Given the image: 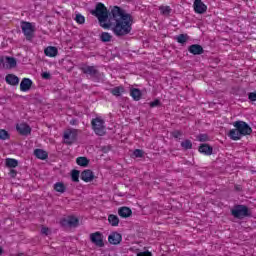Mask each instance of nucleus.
Returning a JSON list of instances; mask_svg holds the SVG:
<instances>
[{
  "instance_id": "nucleus-8",
  "label": "nucleus",
  "mask_w": 256,
  "mask_h": 256,
  "mask_svg": "<svg viewBox=\"0 0 256 256\" xmlns=\"http://www.w3.org/2000/svg\"><path fill=\"white\" fill-rule=\"evenodd\" d=\"M90 241L96 245V247H105V243L103 242V234L101 232L90 234Z\"/></svg>"
},
{
  "instance_id": "nucleus-23",
  "label": "nucleus",
  "mask_w": 256,
  "mask_h": 256,
  "mask_svg": "<svg viewBox=\"0 0 256 256\" xmlns=\"http://www.w3.org/2000/svg\"><path fill=\"white\" fill-rule=\"evenodd\" d=\"M110 93L114 95V97H121V94L125 93V88L123 86H117L110 89Z\"/></svg>"
},
{
  "instance_id": "nucleus-6",
  "label": "nucleus",
  "mask_w": 256,
  "mask_h": 256,
  "mask_svg": "<svg viewBox=\"0 0 256 256\" xmlns=\"http://www.w3.org/2000/svg\"><path fill=\"white\" fill-rule=\"evenodd\" d=\"M233 127H235V129H238V132L241 134L242 137L251 135V133H253V129L245 121H241V120L235 121L233 122Z\"/></svg>"
},
{
  "instance_id": "nucleus-13",
  "label": "nucleus",
  "mask_w": 256,
  "mask_h": 256,
  "mask_svg": "<svg viewBox=\"0 0 256 256\" xmlns=\"http://www.w3.org/2000/svg\"><path fill=\"white\" fill-rule=\"evenodd\" d=\"M33 87V80L29 78H23L20 83V91L27 92Z\"/></svg>"
},
{
  "instance_id": "nucleus-46",
  "label": "nucleus",
  "mask_w": 256,
  "mask_h": 256,
  "mask_svg": "<svg viewBox=\"0 0 256 256\" xmlns=\"http://www.w3.org/2000/svg\"><path fill=\"white\" fill-rule=\"evenodd\" d=\"M70 125H79V120L77 118L70 120Z\"/></svg>"
},
{
  "instance_id": "nucleus-36",
  "label": "nucleus",
  "mask_w": 256,
  "mask_h": 256,
  "mask_svg": "<svg viewBox=\"0 0 256 256\" xmlns=\"http://www.w3.org/2000/svg\"><path fill=\"white\" fill-rule=\"evenodd\" d=\"M160 11L163 15H169V13H171V7H169V6H160Z\"/></svg>"
},
{
  "instance_id": "nucleus-16",
  "label": "nucleus",
  "mask_w": 256,
  "mask_h": 256,
  "mask_svg": "<svg viewBox=\"0 0 256 256\" xmlns=\"http://www.w3.org/2000/svg\"><path fill=\"white\" fill-rule=\"evenodd\" d=\"M62 225L69 226V227H77L79 225V219L75 216H70L67 219L62 220Z\"/></svg>"
},
{
  "instance_id": "nucleus-44",
  "label": "nucleus",
  "mask_w": 256,
  "mask_h": 256,
  "mask_svg": "<svg viewBox=\"0 0 256 256\" xmlns=\"http://www.w3.org/2000/svg\"><path fill=\"white\" fill-rule=\"evenodd\" d=\"M41 233H42V235H49V228H47V227H42Z\"/></svg>"
},
{
  "instance_id": "nucleus-31",
  "label": "nucleus",
  "mask_w": 256,
  "mask_h": 256,
  "mask_svg": "<svg viewBox=\"0 0 256 256\" xmlns=\"http://www.w3.org/2000/svg\"><path fill=\"white\" fill-rule=\"evenodd\" d=\"M181 147L187 151L189 149H193V143L191 140H185L181 142Z\"/></svg>"
},
{
  "instance_id": "nucleus-32",
  "label": "nucleus",
  "mask_w": 256,
  "mask_h": 256,
  "mask_svg": "<svg viewBox=\"0 0 256 256\" xmlns=\"http://www.w3.org/2000/svg\"><path fill=\"white\" fill-rule=\"evenodd\" d=\"M10 135L9 132H7V130L5 129H0V139L2 141H7V139H9Z\"/></svg>"
},
{
  "instance_id": "nucleus-12",
  "label": "nucleus",
  "mask_w": 256,
  "mask_h": 256,
  "mask_svg": "<svg viewBox=\"0 0 256 256\" xmlns=\"http://www.w3.org/2000/svg\"><path fill=\"white\" fill-rule=\"evenodd\" d=\"M189 53L192 55H203L205 53V49H203V46L199 44H192L188 47Z\"/></svg>"
},
{
  "instance_id": "nucleus-18",
  "label": "nucleus",
  "mask_w": 256,
  "mask_h": 256,
  "mask_svg": "<svg viewBox=\"0 0 256 256\" xmlns=\"http://www.w3.org/2000/svg\"><path fill=\"white\" fill-rule=\"evenodd\" d=\"M34 155L37 159H41V161H45V159L49 158V153L43 149H35L34 150Z\"/></svg>"
},
{
  "instance_id": "nucleus-41",
  "label": "nucleus",
  "mask_w": 256,
  "mask_h": 256,
  "mask_svg": "<svg viewBox=\"0 0 256 256\" xmlns=\"http://www.w3.org/2000/svg\"><path fill=\"white\" fill-rule=\"evenodd\" d=\"M248 99H249L250 101H256V92H250V93L248 94Z\"/></svg>"
},
{
  "instance_id": "nucleus-3",
  "label": "nucleus",
  "mask_w": 256,
  "mask_h": 256,
  "mask_svg": "<svg viewBox=\"0 0 256 256\" xmlns=\"http://www.w3.org/2000/svg\"><path fill=\"white\" fill-rule=\"evenodd\" d=\"M91 125L96 135L99 137H103V135H105V120H103L101 117L93 118Z\"/></svg>"
},
{
  "instance_id": "nucleus-25",
  "label": "nucleus",
  "mask_w": 256,
  "mask_h": 256,
  "mask_svg": "<svg viewBox=\"0 0 256 256\" xmlns=\"http://www.w3.org/2000/svg\"><path fill=\"white\" fill-rule=\"evenodd\" d=\"M108 222L112 227H117L119 226V217L115 214H110L108 216Z\"/></svg>"
},
{
  "instance_id": "nucleus-28",
  "label": "nucleus",
  "mask_w": 256,
  "mask_h": 256,
  "mask_svg": "<svg viewBox=\"0 0 256 256\" xmlns=\"http://www.w3.org/2000/svg\"><path fill=\"white\" fill-rule=\"evenodd\" d=\"M111 39H113V36H111V34L108 32H102L100 35V41H102V43H109Z\"/></svg>"
},
{
  "instance_id": "nucleus-14",
  "label": "nucleus",
  "mask_w": 256,
  "mask_h": 256,
  "mask_svg": "<svg viewBox=\"0 0 256 256\" xmlns=\"http://www.w3.org/2000/svg\"><path fill=\"white\" fill-rule=\"evenodd\" d=\"M80 178L82 179V181H85V183H91V181L95 179V174H93V171L91 170H84L81 173Z\"/></svg>"
},
{
  "instance_id": "nucleus-9",
  "label": "nucleus",
  "mask_w": 256,
  "mask_h": 256,
  "mask_svg": "<svg viewBox=\"0 0 256 256\" xmlns=\"http://www.w3.org/2000/svg\"><path fill=\"white\" fill-rule=\"evenodd\" d=\"M16 130L18 133L24 137L31 135V126L27 123H21L16 125Z\"/></svg>"
},
{
  "instance_id": "nucleus-43",
  "label": "nucleus",
  "mask_w": 256,
  "mask_h": 256,
  "mask_svg": "<svg viewBox=\"0 0 256 256\" xmlns=\"http://www.w3.org/2000/svg\"><path fill=\"white\" fill-rule=\"evenodd\" d=\"M10 177H12L13 179H15V178L17 177V170L11 169V170H10Z\"/></svg>"
},
{
  "instance_id": "nucleus-24",
  "label": "nucleus",
  "mask_w": 256,
  "mask_h": 256,
  "mask_svg": "<svg viewBox=\"0 0 256 256\" xmlns=\"http://www.w3.org/2000/svg\"><path fill=\"white\" fill-rule=\"evenodd\" d=\"M130 95L131 97L134 99V101H141V90H139L138 88H133L130 91Z\"/></svg>"
},
{
  "instance_id": "nucleus-27",
  "label": "nucleus",
  "mask_w": 256,
  "mask_h": 256,
  "mask_svg": "<svg viewBox=\"0 0 256 256\" xmlns=\"http://www.w3.org/2000/svg\"><path fill=\"white\" fill-rule=\"evenodd\" d=\"M66 190L67 188L63 182H57L54 184V191H57V193H65Z\"/></svg>"
},
{
  "instance_id": "nucleus-26",
  "label": "nucleus",
  "mask_w": 256,
  "mask_h": 256,
  "mask_svg": "<svg viewBox=\"0 0 256 256\" xmlns=\"http://www.w3.org/2000/svg\"><path fill=\"white\" fill-rule=\"evenodd\" d=\"M6 167H9L10 169H15L19 165V161L13 158H7L6 159Z\"/></svg>"
},
{
  "instance_id": "nucleus-1",
  "label": "nucleus",
  "mask_w": 256,
  "mask_h": 256,
  "mask_svg": "<svg viewBox=\"0 0 256 256\" xmlns=\"http://www.w3.org/2000/svg\"><path fill=\"white\" fill-rule=\"evenodd\" d=\"M90 13L97 17L103 29H111L116 37H125L133 30V16L119 6H114L109 12L105 4L99 2Z\"/></svg>"
},
{
  "instance_id": "nucleus-47",
  "label": "nucleus",
  "mask_w": 256,
  "mask_h": 256,
  "mask_svg": "<svg viewBox=\"0 0 256 256\" xmlns=\"http://www.w3.org/2000/svg\"><path fill=\"white\" fill-rule=\"evenodd\" d=\"M142 256H151V254L147 252V253H143Z\"/></svg>"
},
{
  "instance_id": "nucleus-21",
  "label": "nucleus",
  "mask_w": 256,
  "mask_h": 256,
  "mask_svg": "<svg viewBox=\"0 0 256 256\" xmlns=\"http://www.w3.org/2000/svg\"><path fill=\"white\" fill-rule=\"evenodd\" d=\"M228 137H230V139H232V141H239V139H241V137H243V136L239 133V130L237 128H235V129H231L229 131Z\"/></svg>"
},
{
  "instance_id": "nucleus-30",
  "label": "nucleus",
  "mask_w": 256,
  "mask_h": 256,
  "mask_svg": "<svg viewBox=\"0 0 256 256\" xmlns=\"http://www.w3.org/2000/svg\"><path fill=\"white\" fill-rule=\"evenodd\" d=\"M176 41H177V43H181L183 45L184 43H187V41H189V35L180 34V35L176 36Z\"/></svg>"
},
{
  "instance_id": "nucleus-22",
  "label": "nucleus",
  "mask_w": 256,
  "mask_h": 256,
  "mask_svg": "<svg viewBox=\"0 0 256 256\" xmlns=\"http://www.w3.org/2000/svg\"><path fill=\"white\" fill-rule=\"evenodd\" d=\"M17 60L14 57L6 56V69H15Z\"/></svg>"
},
{
  "instance_id": "nucleus-7",
  "label": "nucleus",
  "mask_w": 256,
  "mask_h": 256,
  "mask_svg": "<svg viewBox=\"0 0 256 256\" xmlns=\"http://www.w3.org/2000/svg\"><path fill=\"white\" fill-rule=\"evenodd\" d=\"M21 29L27 41H31V39H33V34L35 33V27L33 24L31 22L22 21Z\"/></svg>"
},
{
  "instance_id": "nucleus-20",
  "label": "nucleus",
  "mask_w": 256,
  "mask_h": 256,
  "mask_svg": "<svg viewBox=\"0 0 256 256\" xmlns=\"http://www.w3.org/2000/svg\"><path fill=\"white\" fill-rule=\"evenodd\" d=\"M46 57H57V53H59V50H57V47L55 46H49L44 50Z\"/></svg>"
},
{
  "instance_id": "nucleus-34",
  "label": "nucleus",
  "mask_w": 256,
  "mask_h": 256,
  "mask_svg": "<svg viewBox=\"0 0 256 256\" xmlns=\"http://www.w3.org/2000/svg\"><path fill=\"white\" fill-rule=\"evenodd\" d=\"M75 21L76 23H79V25H83L85 23V16L78 13L76 14Z\"/></svg>"
},
{
  "instance_id": "nucleus-48",
  "label": "nucleus",
  "mask_w": 256,
  "mask_h": 256,
  "mask_svg": "<svg viewBox=\"0 0 256 256\" xmlns=\"http://www.w3.org/2000/svg\"><path fill=\"white\" fill-rule=\"evenodd\" d=\"M2 253H3V248H1L0 246V255H2Z\"/></svg>"
},
{
  "instance_id": "nucleus-2",
  "label": "nucleus",
  "mask_w": 256,
  "mask_h": 256,
  "mask_svg": "<svg viewBox=\"0 0 256 256\" xmlns=\"http://www.w3.org/2000/svg\"><path fill=\"white\" fill-rule=\"evenodd\" d=\"M231 215L234 219H245V217H253V213L249 211V207L243 204L234 205L231 209Z\"/></svg>"
},
{
  "instance_id": "nucleus-11",
  "label": "nucleus",
  "mask_w": 256,
  "mask_h": 256,
  "mask_svg": "<svg viewBox=\"0 0 256 256\" xmlns=\"http://www.w3.org/2000/svg\"><path fill=\"white\" fill-rule=\"evenodd\" d=\"M121 241H123V236H121L119 232H112L108 236V242L110 243V245H119Z\"/></svg>"
},
{
  "instance_id": "nucleus-19",
  "label": "nucleus",
  "mask_w": 256,
  "mask_h": 256,
  "mask_svg": "<svg viewBox=\"0 0 256 256\" xmlns=\"http://www.w3.org/2000/svg\"><path fill=\"white\" fill-rule=\"evenodd\" d=\"M6 83H8V85H19V77H17L15 74H8L6 75Z\"/></svg>"
},
{
  "instance_id": "nucleus-38",
  "label": "nucleus",
  "mask_w": 256,
  "mask_h": 256,
  "mask_svg": "<svg viewBox=\"0 0 256 256\" xmlns=\"http://www.w3.org/2000/svg\"><path fill=\"white\" fill-rule=\"evenodd\" d=\"M143 150H141V149H136V150H134V152H133V155L136 157V158H141V157H143Z\"/></svg>"
},
{
  "instance_id": "nucleus-10",
  "label": "nucleus",
  "mask_w": 256,
  "mask_h": 256,
  "mask_svg": "<svg viewBox=\"0 0 256 256\" xmlns=\"http://www.w3.org/2000/svg\"><path fill=\"white\" fill-rule=\"evenodd\" d=\"M194 11L199 15H203V13H207V5L203 3L201 0L194 1Z\"/></svg>"
},
{
  "instance_id": "nucleus-40",
  "label": "nucleus",
  "mask_w": 256,
  "mask_h": 256,
  "mask_svg": "<svg viewBox=\"0 0 256 256\" xmlns=\"http://www.w3.org/2000/svg\"><path fill=\"white\" fill-rule=\"evenodd\" d=\"M159 105H161V101L159 99L150 102V107H159Z\"/></svg>"
},
{
  "instance_id": "nucleus-33",
  "label": "nucleus",
  "mask_w": 256,
  "mask_h": 256,
  "mask_svg": "<svg viewBox=\"0 0 256 256\" xmlns=\"http://www.w3.org/2000/svg\"><path fill=\"white\" fill-rule=\"evenodd\" d=\"M79 170H72L71 179L74 183H79Z\"/></svg>"
},
{
  "instance_id": "nucleus-5",
  "label": "nucleus",
  "mask_w": 256,
  "mask_h": 256,
  "mask_svg": "<svg viewBox=\"0 0 256 256\" xmlns=\"http://www.w3.org/2000/svg\"><path fill=\"white\" fill-rule=\"evenodd\" d=\"M79 133H81V130L79 129H67L63 135L65 145H73V143L77 141Z\"/></svg>"
},
{
  "instance_id": "nucleus-35",
  "label": "nucleus",
  "mask_w": 256,
  "mask_h": 256,
  "mask_svg": "<svg viewBox=\"0 0 256 256\" xmlns=\"http://www.w3.org/2000/svg\"><path fill=\"white\" fill-rule=\"evenodd\" d=\"M198 141H200V143H206V141H209V135L207 134H199L197 136Z\"/></svg>"
},
{
  "instance_id": "nucleus-39",
  "label": "nucleus",
  "mask_w": 256,
  "mask_h": 256,
  "mask_svg": "<svg viewBox=\"0 0 256 256\" xmlns=\"http://www.w3.org/2000/svg\"><path fill=\"white\" fill-rule=\"evenodd\" d=\"M6 62H7V57H0V67L2 69H6Z\"/></svg>"
},
{
  "instance_id": "nucleus-17",
  "label": "nucleus",
  "mask_w": 256,
  "mask_h": 256,
  "mask_svg": "<svg viewBox=\"0 0 256 256\" xmlns=\"http://www.w3.org/2000/svg\"><path fill=\"white\" fill-rule=\"evenodd\" d=\"M198 151L203 155H213V147L209 146V144H201Z\"/></svg>"
},
{
  "instance_id": "nucleus-37",
  "label": "nucleus",
  "mask_w": 256,
  "mask_h": 256,
  "mask_svg": "<svg viewBox=\"0 0 256 256\" xmlns=\"http://www.w3.org/2000/svg\"><path fill=\"white\" fill-rule=\"evenodd\" d=\"M172 137H174V139H179L181 137V135H183V132L180 130H174L173 132H171Z\"/></svg>"
},
{
  "instance_id": "nucleus-42",
  "label": "nucleus",
  "mask_w": 256,
  "mask_h": 256,
  "mask_svg": "<svg viewBox=\"0 0 256 256\" xmlns=\"http://www.w3.org/2000/svg\"><path fill=\"white\" fill-rule=\"evenodd\" d=\"M42 79H51V73L49 72H43L41 74Z\"/></svg>"
},
{
  "instance_id": "nucleus-4",
  "label": "nucleus",
  "mask_w": 256,
  "mask_h": 256,
  "mask_svg": "<svg viewBox=\"0 0 256 256\" xmlns=\"http://www.w3.org/2000/svg\"><path fill=\"white\" fill-rule=\"evenodd\" d=\"M81 71L84 75H89L90 79H93L96 83L101 81V72L95 66H83Z\"/></svg>"
},
{
  "instance_id": "nucleus-45",
  "label": "nucleus",
  "mask_w": 256,
  "mask_h": 256,
  "mask_svg": "<svg viewBox=\"0 0 256 256\" xmlns=\"http://www.w3.org/2000/svg\"><path fill=\"white\" fill-rule=\"evenodd\" d=\"M109 151H111V147H110V146H104V147H102V152H103V153H109Z\"/></svg>"
},
{
  "instance_id": "nucleus-29",
  "label": "nucleus",
  "mask_w": 256,
  "mask_h": 256,
  "mask_svg": "<svg viewBox=\"0 0 256 256\" xmlns=\"http://www.w3.org/2000/svg\"><path fill=\"white\" fill-rule=\"evenodd\" d=\"M76 163L80 167H87V165H89V159H87V157H78Z\"/></svg>"
},
{
  "instance_id": "nucleus-15",
  "label": "nucleus",
  "mask_w": 256,
  "mask_h": 256,
  "mask_svg": "<svg viewBox=\"0 0 256 256\" xmlns=\"http://www.w3.org/2000/svg\"><path fill=\"white\" fill-rule=\"evenodd\" d=\"M118 215L119 217H122V219H127V217H131V215H133V211L131 208L123 206L118 209Z\"/></svg>"
}]
</instances>
